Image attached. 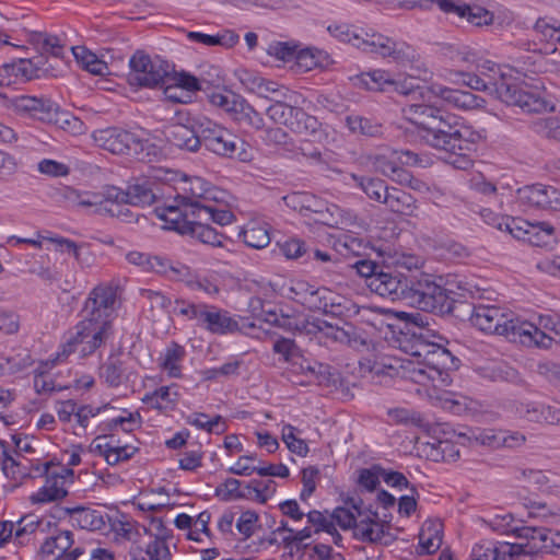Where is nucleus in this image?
Returning a JSON list of instances; mask_svg holds the SVG:
<instances>
[{
    "instance_id": "obj_1",
    "label": "nucleus",
    "mask_w": 560,
    "mask_h": 560,
    "mask_svg": "<svg viewBox=\"0 0 560 560\" xmlns=\"http://www.w3.org/2000/svg\"><path fill=\"white\" fill-rule=\"evenodd\" d=\"M353 267L366 279L372 292L393 302H405L412 307L432 308L436 304L440 289L428 282L427 278L417 280L416 275H404L388 264L380 265L371 259H360Z\"/></svg>"
},
{
    "instance_id": "obj_2",
    "label": "nucleus",
    "mask_w": 560,
    "mask_h": 560,
    "mask_svg": "<svg viewBox=\"0 0 560 560\" xmlns=\"http://www.w3.org/2000/svg\"><path fill=\"white\" fill-rule=\"evenodd\" d=\"M346 506H338L331 513V518L342 529H352L354 538L363 542L389 545L393 540L386 530L388 526L378 520L372 506H364L361 498L348 497Z\"/></svg>"
},
{
    "instance_id": "obj_3",
    "label": "nucleus",
    "mask_w": 560,
    "mask_h": 560,
    "mask_svg": "<svg viewBox=\"0 0 560 560\" xmlns=\"http://www.w3.org/2000/svg\"><path fill=\"white\" fill-rule=\"evenodd\" d=\"M329 33L341 42L350 43L354 47L382 57H390L394 61L406 65L411 62L416 55L415 49L406 43H397L382 34H365L361 37L346 24L328 26Z\"/></svg>"
},
{
    "instance_id": "obj_4",
    "label": "nucleus",
    "mask_w": 560,
    "mask_h": 560,
    "mask_svg": "<svg viewBox=\"0 0 560 560\" xmlns=\"http://www.w3.org/2000/svg\"><path fill=\"white\" fill-rule=\"evenodd\" d=\"M271 325L280 327L287 331L300 332L305 335H319V339L331 340L332 342L355 346L358 342L363 343L354 326L350 323H330L320 318L313 320H300L289 315H272Z\"/></svg>"
},
{
    "instance_id": "obj_5",
    "label": "nucleus",
    "mask_w": 560,
    "mask_h": 560,
    "mask_svg": "<svg viewBox=\"0 0 560 560\" xmlns=\"http://www.w3.org/2000/svg\"><path fill=\"white\" fill-rule=\"evenodd\" d=\"M456 116L441 109L427 135L422 139L432 148L443 150L454 156L451 161L458 168H465L468 161L465 151L469 142L463 137Z\"/></svg>"
},
{
    "instance_id": "obj_6",
    "label": "nucleus",
    "mask_w": 560,
    "mask_h": 560,
    "mask_svg": "<svg viewBox=\"0 0 560 560\" xmlns=\"http://www.w3.org/2000/svg\"><path fill=\"white\" fill-rule=\"evenodd\" d=\"M197 132L200 147L223 158H237L242 162L250 160L248 144L225 127L206 117L197 118Z\"/></svg>"
},
{
    "instance_id": "obj_7",
    "label": "nucleus",
    "mask_w": 560,
    "mask_h": 560,
    "mask_svg": "<svg viewBox=\"0 0 560 560\" xmlns=\"http://www.w3.org/2000/svg\"><path fill=\"white\" fill-rule=\"evenodd\" d=\"M113 336V322H97L94 318L82 316V319L69 331V337L63 343L62 354L69 355L78 352L82 358L91 355L105 346Z\"/></svg>"
},
{
    "instance_id": "obj_8",
    "label": "nucleus",
    "mask_w": 560,
    "mask_h": 560,
    "mask_svg": "<svg viewBox=\"0 0 560 560\" xmlns=\"http://www.w3.org/2000/svg\"><path fill=\"white\" fill-rule=\"evenodd\" d=\"M492 226L498 235L510 236L511 238L527 242L533 246H548L556 240L555 228L548 222H530L522 218L501 215L492 219Z\"/></svg>"
},
{
    "instance_id": "obj_9",
    "label": "nucleus",
    "mask_w": 560,
    "mask_h": 560,
    "mask_svg": "<svg viewBox=\"0 0 560 560\" xmlns=\"http://www.w3.org/2000/svg\"><path fill=\"white\" fill-rule=\"evenodd\" d=\"M277 100L266 108V115L276 125H283L295 133L316 137L322 133V124L317 117L296 106L295 96Z\"/></svg>"
},
{
    "instance_id": "obj_10",
    "label": "nucleus",
    "mask_w": 560,
    "mask_h": 560,
    "mask_svg": "<svg viewBox=\"0 0 560 560\" xmlns=\"http://www.w3.org/2000/svg\"><path fill=\"white\" fill-rule=\"evenodd\" d=\"M427 278L428 282L440 289L439 296H436L435 306L432 308L416 307L417 310L432 313L439 316H453L455 318L464 319L469 312V304L465 301L467 296L475 298L480 291L477 284L459 281L456 283V290L452 288H444L438 284L430 275H416L417 280Z\"/></svg>"
},
{
    "instance_id": "obj_11",
    "label": "nucleus",
    "mask_w": 560,
    "mask_h": 560,
    "mask_svg": "<svg viewBox=\"0 0 560 560\" xmlns=\"http://www.w3.org/2000/svg\"><path fill=\"white\" fill-rule=\"evenodd\" d=\"M492 85L497 100L508 106H518L523 112L529 114L553 110V106L541 93L520 86L511 74L500 72L499 79L494 80Z\"/></svg>"
},
{
    "instance_id": "obj_12",
    "label": "nucleus",
    "mask_w": 560,
    "mask_h": 560,
    "mask_svg": "<svg viewBox=\"0 0 560 560\" xmlns=\"http://www.w3.org/2000/svg\"><path fill=\"white\" fill-rule=\"evenodd\" d=\"M129 67L128 83L132 86L149 89L162 88L172 71L167 61L158 57L152 59L142 50H137L130 57Z\"/></svg>"
},
{
    "instance_id": "obj_13",
    "label": "nucleus",
    "mask_w": 560,
    "mask_h": 560,
    "mask_svg": "<svg viewBox=\"0 0 560 560\" xmlns=\"http://www.w3.org/2000/svg\"><path fill=\"white\" fill-rule=\"evenodd\" d=\"M500 316L503 320L497 322L492 334L528 348L548 349L551 347L553 338L533 323L508 317L504 313H501Z\"/></svg>"
},
{
    "instance_id": "obj_14",
    "label": "nucleus",
    "mask_w": 560,
    "mask_h": 560,
    "mask_svg": "<svg viewBox=\"0 0 560 560\" xmlns=\"http://www.w3.org/2000/svg\"><path fill=\"white\" fill-rule=\"evenodd\" d=\"M116 300L117 294L113 287L97 285L89 293L81 312L82 316L97 322H113Z\"/></svg>"
},
{
    "instance_id": "obj_15",
    "label": "nucleus",
    "mask_w": 560,
    "mask_h": 560,
    "mask_svg": "<svg viewBox=\"0 0 560 560\" xmlns=\"http://www.w3.org/2000/svg\"><path fill=\"white\" fill-rule=\"evenodd\" d=\"M183 190L184 195H178L177 199L187 203L188 210L190 211L194 203L207 205L210 202H223L226 196L224 190L219 189L198 176L185 179Z\"/></svg>"
},
{
    "instance_id": "obj_16",
    "label": "nucleus",
    "mask_w": 560,
    "mask_h": 560,
    "mask_svg": "<svg viewBox=\"0 0 560 560\" xmlns=\"http://www.w3.org/2000/svg\"><path fill=\"white\" fill-rule=\"evenodd\" d=\"M517 199L530 208L560 211V190L553 186L534 184L518 188Z\"/></svg>"
},
{
    "instance_id": "obj_17",
    "label": "nucleus",
    "mask_w": 560,
    "mask_h": 560,
    "mask_svg": "<svg viewBox=\"0 0 560 560\" xmlns=\"http://www.w3.org/2000/svg\"><path fill=\"white\" fill-rule=\"evenodd\" d=\"M291 291L295 294L293 299L308 310L319 311L326 315L335 314L334 307L336 303L330 290L326 288L315 289L306 282H298L291 288Z\"/></svg>"
},
{
    "instance_id": "obj_18",
    "label": "nucleus",
    "mask_w": 560,
    "mask_h": 560,
    "mask_svg": "<svg viewBox=\"0 0 560 560\" xmlns=\"http://www.w3.org/2000/svg\"><path fill=\"white\" fill-rule=\"evenodd\" d=\"M73 545V534L70 530H61L57 535L48 537L40 547L45 560H78L85 553L83 547Z\"/></svg>"
},
{
    "instance_id": "obj_19",
    "label": "nucleus",
    "mask_w": 560,
    "mask_h": 560,
    "mask_svg": "<svg viewBox=\"0 0 560 560\" xmlns=\"http://www.w3.org/2000/svg\"><path fill=\"white\" fill-rule=\"evenodd\" d=\"M136 135L117 127L96 130L93 138L104 150L113 154L131 155L133 145H137Z\"/></svg>"
},
{
    "instance_id": "obj_20",
    "label": "nucleus",
    "mask_w": 560,
    "mask_h": 560,
    "mask_svg": "<svg viewBox=\"0 0 560 560\" xmlns=\"http://www.w3.org/2000/svg\"><path fill=\"white\" fill-rule=\"evenodd\" d=\"M430 3L436 4L444 14L466 20L475 26L490 24V19L487 18L489 12L485 8L470 5L462 0H430Z\"/></svg>"
},
{
    "instance_id": "obj_21",
    "label": "nucleus",
    "mask_w": 560,
    "mask_h": 560,
    "mask_svg": "<svg viewBox=\"0 0 560 560\" xmlns=\"http://www.w3.org/2000/svg\"><path fill=\"white\" fill-rule=\"evenodd\" d=\"M438 340L443 341L444 337L435 331L430 332H411L406 334V337H397L398 347L401 351L421 359V363L424 362L427 357L430 354L431 349H434Z\"/></svg>"
},
{
    "instance_id": "obj_22",
    "label": "nucleus",
    "mask_w": 560,
    "mask_h": 560,
    "mask_svg": "<svg viewBox=\"0 0 560 560\" xmlns=\"http://www.w3.org/2000/svg\"><path fill=\"white\" fill-rule=\"evenodd\" d=\"M152 185L148 179L137 178L135 183L128 185L126 190L118 187L110 188L108 196L114 200H127L129 206H150L156 199Z\"/></svg>"
},
{
    "instance_id": "obj_23",
    "label": "nucleus",
    "mask_w": 560,
    "mask_h": 560,
    "mask_svg": "<svg viewBox=\"0 0 560 560\" xmlns=\"http://www.w3.org/2000/svg\"><path fill=\"white\" fill-rule=\"evenodd\" d=\"M164 136L168 143L180 150L197 152L200 149V136L197 132V118L192 120L191 126L183 124L168 126L164 130Z\"/></svg>"
},
{
    "instance_id": "obj_24",
    "label": "nucleus",
    "mask_w": 560,
    "mask_h": 560,
    "mask_svg": "<svg viewBox=\"0 0 560 560\" xmlns=\"http://www.w3.org/2000/svg\"><path fill=\"white\" fill-rule=\"evenodd\" d=\"M175 201L176 205L158 207L154 209V212L159 219L165 222L167 230H173L184 235L192 221L191 213L188 210L187 203L177 198Z\"/></svg>"
},
{
    "instance_id": "obj_25",
    "label": "nucleus",
    "mask_w": 560,
    "mask_h": 560,
    "mask_svg": "<svg viewBox=\"0 0 560 560\" xmlns=\"http://www.w3.org/2000/svg\"><path fill=\"white\" fill-rule=\"evenodd\" d=\"M429 94H433L441 100L464 109L483 107L486 100L469 92L457 89H451L442 85H433L428 89Z\"/></svg>"
},
{
    "instance_id": "obj_26",
    "label": "nucleus",
    "mask_w": 560,
    "mask_h": 560,
    "mask_svg": "<svg viewBox=\"0 0 560 560\" xmlns=\"http://www.w3.org/2000/svg\"><path fill=\"white\" fill-rule=\"evenodd\" d=\"M4 100V106L13 112L22 115H28L33 118H36L42 121V116L46 114L47 105H49L50 100L47 98H37L35 96L30 95H18V96H8L2 94Z\"/></svg>"
},
{
    "instance_id": "obj_27",
    "label": "nucleus",
    "mask_w": 560,
    "mask_h": 560,
    "mask_svg": "<svg viewBox=\"0 0 560 560\" xmlns=\"http://www.w3.org/2000/svg\"><path fill=\"white\" fill-rule=\"evenodd\" d=\"M201 327L215 335L232 334L240 330L238 323L229 316L226 311L209 306L203 316Z\"/></svg>"
},
{
    "instance_id": "obj_28",
    "label": "nucleus",
    "mask_w": 560,
    "mask_h": 560,
    "mask_svg": "<svg viewBox=\"0 0 560 560\" xmlns=\"http://www.w3.org/2000/svg\"><path fill=\"white\" fill-rule=\"evenodd\" d=\"M440 112L441 108L429 104L415 103L402 107L404 117L418 126L422 130V135H427Z\"/></svg>"
},
{
    "instance_id": "obj_29",
    "label": "nucleus",
    "mask_w": 560,
    "mask_h": 560,
    "mask_svg": "<svg viewBox=\"0 0 560 560\" xmlns=\"http://www.w3.org/2000/svg\"><path fill=\"white\" fill-rule=\"evenodd\" d=\"M63 512L82 529L103 530L106 528L107 517L100 511L90 508H65Z\"/></svg>"
},
{
    "instance_id": "obj_30",
    "label": "nucleus",
    "mask_w": 560,
    "mask_h": 560,
    "mask_svg": "<svg viewBox=\"0 0 560 560\" xmlns=\"http://www.w3.org/2000/svg\"><path fill=\"white\" fill-rule=\"evenodd\" d=\"M221 202H210L205 205L194 203L191 207V218L214 222L221 226L228 225L235 220L232 211L226 206L220 208Z\"/></svg>"
},
{
    "instance_id": "obj_31",
    "label": "nucleus",
    "mask_w": 560,
    "mask_h": 560,
    "mask_svg": "<svg viewBox=\"0 0 560 560\" xmlns=\"http://www.w3.org/2000/svg\"><path fill=\"white\" fill-rule=\"evenodd\" d=\"M287 207L298 211L305 218L313 219L318 208H323L324 200L306 191H295L283 197Z\"/></svg>"
},
{
    "instance_id": "obj_32",
    "label": "nucleus",
    "mask_w": 560,
    "mask_h": 560,
    "mask_svg": "<svg viewBox=\"0 0 560 560\" xmlns=\"http://www.w3.org/2000/svg\"><path fill=\"white\" fill-rule=\"evenodd\" d=\"M68 491L63 487V475L51 474L46 478V483L30 497L33 504L56 502L67 497Z\"/></svg>"
},
{
    "instance_id": "obj_33",
    "label": "nucleus",
    "mask_w": 560,
    "mask_h": 560,
    "mask_svg": "<svg viewBox=\"0 0 560 560\" xmlns=\"http://www.w3.org/2000/svg\"><path fill=\"white\" fill-rule=\"evenodd\" d=\"M384 203L392 212L402 215H415L418 207L415 197L396 187H390L385 195Z\"/></svg>"
},
{
    "instance_id": "obj_34",
    "label": "nucleus",
    "mask_w": 560,
    "mask_h": 560,
    "mask_svg": "<svg viewBox=\"0 0 560 560\" xmlns=\"http://www.w3.org/2000/svg\"><path fill=\"white\" fill-rule=\"evenodd\" d=\"M459 359L454 357L452 352L442 345V341L438 340L434 349H431L430 354L422 363L423 366H419L418 369L456 370L459 366Z\"/></svg>"
},
{
    "instance_id": "obj_35",
    "label": "nucleus",
    "mask_w": 560,
    "mask_h": 560,
    "mask_svg": "<svg viewBox=\"0 0 560 560\" xmlns=\"http://www.w3.org/2000/svg\"><path fill=\"white\" fill-rule=\"evenodd\" d=\"M442 524L427 521L419 533V555H431L438 551L442 544Z\"/></svg>"
},
{
    "instance_id": "obj_36",
    "label": "nucleus",
    "mask_w": 560,
    "mask_h": 560,
    "mask_svg": "<svg viewBox=\"0 0 560 560\" xmlns=\"http://www.w3.org/2000/svg\"><path fill=\"white\" fill-rule=\"evenodd\" d=\"M353 84L369 91L390 92L393 78L384 70H373L352 78Z\"/></svg>"
},
{
    "instance_id": "obj_37",
    "label": "nucleus",
    "mask_w": 560,
    "mask_h": 560,
    "mask_svg": "<svg viewBox=\"0 0 560 560\" xmlns=\"http://www.w3.org/2000/svg\"><path fill=\"white\" fill-rule=\"evenodd\" d=\"M42 121L54 124L71 132H79L82 128V121L78 117L68 112L60 110L58 105L51 101L47 105L46 114L42 116Z\"/></svg>"
},
{
    "instance_id": "obj_38",
    "label": "nucleus",
    "mask_w": 560,
    "mask_h": 560,
    "mask_svg": "<svg viewBox=\"0 0 560 560\" xmlns=\"http://www.w3.org/2000/svg\"><path fill=\"white\" fill-rule=\"evenodd\" d=\"M184 235H190L201 243L213 247L222 246L224 240V235L218 233L208 222L194 218Z\"/></svg>"
},
{
    "instance_id": "obj_39",
    "label": "nucleus",
    "mask_w": 560,
    "mask_h": 560,
    "mask_svg": "<svg viewBox=\"0 0 560 560\" xmlns=\"http://www.w3.org/2000/svg\"><path fill=\"white\" fill-rule=\"evenodd\" d=\"M137 145H133L131 156L144 163L160 162L166 158V152L162 145L150 139H140L136 137Z\"/></svg>"
},
{
    "instance_id": "obj_40",
    "label": "nucleus",
    "mask_w": 560,
    "mask_h": 560,
    "mask_svg": "<svg viewBox=\"0 0 560 560\" xmlns=\"http://www.w3.org/2000/svg\"><path fill=\"white\" fill-rule=\"evenodd\" d=\"M56 196L59 201L65 202L69 207H82L91 210L93 209V205H97L98 200L96 192H81L69 186L58 189Z\"/></svg>"
},
{
    "instance_id": "obj_41",
    "label": "nucleus",
    "mask_w": 560,
    "mask_h": 560,
    "mask_svg": "<svg viewBox=\"0 0 560 560\" xmlns=\"http://www.w3.org/2000/svg\"><path fill=\"white\" fill-rule=\"evenodd\" d=\"M71 50L77 62L82 67V69L94 75H104L108 73L107 63L84 46H75L72 47Z\"/></svg>"
},
{
    "instance_id": "obj_42",
    "label": "nucleus",
    "mask_w": 560,
    "mask_h": 560,
    "mask_svg": "<svg viewBox=\"0 0 560 560\" xmlns=\"http://www.w3.org/2000/svg\"><path fill=\"white\" fill-rule=\"evenodd\" d=\"M352 179L355 185L373 201L384 203L385 195L389 191L390 187L386 183L376 177L359 176L352 174Z\"/></svg>"
},
{
    "instance_id": "obj_43",
    "label": "nucleus",
    "mask_w": 560,
    "mask_h": 560,
    "mask_svg": "<svg viewBox=\"0 0 560 560\" xmlns=\"http://www.w3.org/2000/svg\"><path fill=\"white\" fill-rule=\"evenodd\" d=\"M211 71L214 73L215 79H206L203 77L198 79L197 77L184 71L175 73V84L177 88L184 89L188 92L202 90L203 83L208 85H219L222 81L220 77V68L211 67Z\"/></svg>"
},
{
    "instance_id": "obj_44",
    "label": "nucleus",
    "mask_w": 560,
    "mask_h": 560,
    "mask_svg": "<svg viewBox=\"0 0 560 560\" xmlns=\"http://www.w3.org/2000/svg\"><path fill=\"white\" fill-rule=\"evenodd\" d=\"M114 186H106L102 192H96L98 197L97 205H93L92 212L101 215H109L119 218L125 205H129L127 200H114L109 198V190Z\"/></svg>"
},
{
    "instance_id": "obj_45",
    "label": "nucleus",
    "mask_w": 560,
    "mask_h": 560,
    "mask_svg": "<svg viewBox=\"0 0 560 560\" xmlns=\"http://www.w3.org/2000/svg\"><path fill=\"white\" fill-rule=\"evenodd\" d=\"M549 535V529L542 526H521L520 534L516 538H524L527 540L523 547L525 556L538 557V546Z\"/></svg>"
},
{
    "instance_id": "obj_46",
    "label": "nucleus",
    "mask_w": 560,
    "mask_h": 560,
    "mask_svg": "<svg viewBox=\"0 0 560 560\" xmlns=\"http://www.w3.org/2000/svg\"><path fill=\"white\" fill-rule=\"evenodd\" d=\"M450 370H424L412 369L410 371V378L418 384H425L431 382L434 387H446L452 384V377L448 373Z\"/></svg>"
},
{
    "instance_id": "obj_47",
    "label": "nucleus",
    "mask_w": 560,
    "mask_h": 560,
    "mask_svg": "<svg viewBox=\"0 0 560 560\" xmlns=\"http://www.w3.org/2000/svg\"><path fill=\"white\" fill-rule=\"evenodd\" d=\"M398 318L404 322L402 327L399 330L398 337H406V334L416 332H430L433 331L429 327V318L424 315H422L419 312L413 313H407V312H399L397 314Z\"/></svg>"
},
{
    "instance_id": "obj_48",
    "label": "nucleus",
    "mask_w": 560,
    "mask_h": 560,
    "mask_svg": "<svg viewBox=\"0 0 560 560\" xmlns=\"http://www.w3.org/2000/svg\"><path fill=\"white\" fill-rule=\"evenodd\" d=\"M276 489L277 483L272 479H253L245 486L246 492L243 495H246V499L266 503L275 494Z\"/></svg>"
},
{
    "instance_id": "obj_49",
    "label": "nucleus",
    "mask_w": 560,
    "mask_h": 560,
    "mask_svg": "<svg viewBox=\"0 0 560 560\" xmlns=\"http://www.w3.org/2000/svg\"><path fill=\"white\" fill-rule=\"evenodd\" d=\"M30 42L38 49V51L49 52L54 58H62L65 46L61 40L47 33H32Z\"/></svg>"
},
{
    "instance_id": "obj_50",
    "label": "nucleus",
    "mask_w": 560,
    "mask_h": 560,
    "mask_svg": "<svg viewBox=\"0 0 560 560\" xmlns=\"http://www.w3.org/2000/svg\"><path fill=\"white\" fill-rule=\"evenodd\" d=\"M346 126L352 133L368 137L382 135V125L360 115H349L345 119Z\"/></svg>"
},
{
    "instance_id": "obj_51",
    "label": "nucleus",
    "mask_w": 560,
    "mask_h": 560,
    "mask_svg": "<svg viewBox=\"0 0 560 560\" xmlns=\"http://www.w3.org/2000/svg\"><path fill=\"white\" fill-rule=\"evenodd\" d=\"M100 377L110 387H118L125 381L124 362L115 357H109L108 360L101 366Z\"/></svg>"
},
{
    "instance_id": "obj_52",
    "label": "nucleus",
    "mask_w": 560,
    "mask_h": 560,
    "mask_svg": "<svg viewBox=\"0 0 560 560\" xmlns=\"http://www.w3.org/2000/svg\"><path fill=\"white\" fill-rule=\"evenodd\" d=\"M253 94L267 98L272 103H277V100L280 98H287L285 96H295V92L290 91L288 88L264 77H261L258 86L255 89Z\"/></svg>"
},
{
    "instance_id": "obj_53",
    "label": "nucleus",
    "mask_w": 560,
    "mask_h": 560,
    "mask_svg": "<svg viewBox=\"0 0 560 560\" xmlns=\"http://www.w3.org/2000/svg\"><path fill=\"white\" fill-rule=\"evenodd\" d=\"M187 422L198 429L206 430L208 433L223 434L228 427L222 416L217 415L209 419L203 412H195L187 418Z\"/></svg>"
},
{
    "instance_id": "obj_54",
    "label": "nucleus",
    "mask_w": 560,
    "mask_h": 560,
    "mask_svg": "<svg viewBox=\"0 0 560 560\" xmlns=\"http://www.w3.org/2000/svg\"><path fill=\"white\" fill-rule=\"evenodd\" d=\"M443 51L455 67L469 68L477 60L476 54L464 45H446Z\"/></svg>"
},
{
    "instance_id": "obj_55",
    "label": "nucleus",
    "mask_w": 560,
    "mask_h": 560,
    "mask_svg": "<svg viewBox=\"0 0 560 560\" xmlns=\"http://www.w3.org/2000/svg\"><path fill=\"white\" fill-rule=\"evenodd\" d=\"M243 242L256 249L265 248L270 243L269 231L267 228L259 224H252L246 226L242 233Z\"/></svg>"
},
{
    "instance_id": "obj_56",
    "label": "nucleus",
    "mask_w": 560,
    "mask_h": 560,
    "mask_svg": "<svg viewBox=\"0 0 560 560\" xmlns=\"http://www.w3.org/2000/svg\"><path fill=\"white\" fill-rule=\"evenodd\" d=\"M526 442L525 434L517 431L498 430L492 433V447L515 450Z\"/></svg>"
},
{
    "instance_id": "obj_57",
    "label": "nucleus",
    "mask_w": 560,
    "mask_h": 560,
    "mask_svg": "<svg viewBox=\"0 0 560 560\" xmlns=\"http://www.w3.org/2000/svg\"><path fill=\"white\" fill-rule=\"evenodd\" d=\"M523 544L510 540H495L492 548V560H516L525 556Z\"/></svg>"
},
{
    "instance_id": "obj_58",
    "label": "nucleus",
    "mask_w": 560,
    "mask_h": 560,
    "mask_svg": "<svg viewBox=\"0 0 560 560\" xmlns=\"http://www.w3.org/2000/svg\"><path fill=\"white\" fill-rule=\"evenodd\" d=\"M184 347L174 342L170 348L166 349L161 366L167 371L170 376L179 377L180 366L178 365V362L184 358Z\"/></svg>"
},
{
    "instance_id": "obj_59",
    "label": "nucleus",
    "mask_w": 560,
    "mask_h": 560,
    "mask_svg": "<svg viewBox=\"0 0 560 560\" xmlns=\"http://www.w3.org/2000/svg\"><path fill=\"white\" fill-rule=\"evenodd\" d=\"M520 530L521 526L517 525L511 513H505L504 515H492V532L516 538Z\"/></svg>"
},
{
    "instance_id": "obj_60",
    "label": "nucleus",
    "mask_w": 560,
    "mask_h": 560,
    "mask_svg": "<svg viewBox=\"0 0 560 560\" xmlns=\"http://www.w3.org/2000/svg\"><path fill=\"white\" fill-rule=\"evenodd\" d=\"M242 482L235 478H228L224 482L215 488L214 495L220 498L222 501H230L232 499H246L243 495L246 490H240Z\"/></svg>"
},
{
    "instance_id": "obj_61",
    "label": "nucleus",
    "mask_w": 560,
    "mask_h": 560,
    "mask_svg": "<svg viewBox=\"0 0 560 560\" xmlns=\"http://www.w3.org/2000/svg\"><path fill=\"white\" fill-rule=\"evenodd\" d=\"M468 316L471 325L482 332H488L490 328V306L478 304L471 306L469 304Z\"/></svg>"
},
{
    "instance_id": "obj_62",
    "label": "nucleus",
    "mask_w": 560,
    "mask_h": 560,
    "mask_svg": "<svg viewBox=\"0 0 560 560\" xmlns=\"http://www.w3.org/2000/svg\"><path fill=\"white\" fill-rule=\"evenodd\" d=\"M2 471L8 478L13 480L36 478V475H33L31 462L26 460V463H24L19 460L16 457H13L9 465H4V467H2Z\"/></svg>"
},
{
    "instance_id": "obj_63",
    "label": "nucleus",
    "mask_w": 560,
    "mask_h": 560,
    "mask_svg": "<svg viewBox=\"0 0 560 560\" xmlns=\"http://www.w3.org/2000/svg\"><path fill=\"white\" fill-rule=\"evenodd\" d=\"M319 51H314L311 48L295 51L293 60H295V68L299 72H307L320 66Z\"/></svg>"
},
{
    "instance_id": "obj_64",
    "label": "nucleus",
    "mask_w": 560,
    "mask_h": 560,
    "mask_svg": "<svg viewBox=\"0 0 560 560\" xmlns=\"http://www.w3.org/2000/svg\"><path fill=\"white\" fill-rule=\"evenodd\" d=\"M280 250L288 259L306 257L305 261H307L311 258V252L305 242L300 238H290L283 242L280 244Z\"/></svg>"
}]
</instances>
